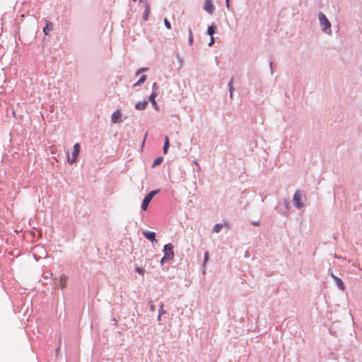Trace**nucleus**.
Listing matches in <instances>:
<instances>
[{"label": "nucleus", "mask_w": 362, "mask_h": 362, "mask_svg": "<svg viewBox=\"0 0 362 362\" xmlns=\"http://www.w3.org/2000/svg\"><path fill=\"white\" fill-rule=\"evenodd\" d=\"M204 9L209 14H213L214 12V6L213 4V0H205Z\"/></svg>", "instance_id": "obj_7"}, {"label": "nucleus", "mask_w": 362, "mask_h": 362, "mask_svg": "<svg viewBox=\"0 0 362 362\" xmlns=\"http://www.w3.org/2000/svg\"><path fill=\"white\" fill-rule=\"evenodd\" d=\"M145 71V69H144V68L138 70L136 71V75L139 74L140 73H141V71Z\"/></svg>", "instance_id": "obj_30"}, {"label": "nucleus", "mask_w": 362, "mask_h": 362, "mask_svg": "<svg viewBox=\"0 0 362 362\" xmlns=\"http://www.w3.org/2000/svg\"><path fill=\"white\" fill-rule=\"evenodd\" d=\"M163 161L162 157H158L156 158L153 163L152 168H155L156 166L160 165Z\"/></svg>", "instance_id": "obj_17"}, {"label": "nucleus", "mask_w": 362, "mask_h": 362, "mask_svg": "<svg viewBox=\"0 0 362 362\" xmlns=\"http://www.w3.org/2000/svg\"><path fill=\"white\" fill-rule=\"evenodd\" d=\"M330 276L335 281L337 286L342 291L345 290V286L341 279L335 276L333 272L329 271Z\"/></svg>", "instance_id": "obj_6"}, {"label": "nucleus", "mask_w": 362, "mask_h": 362, "mask_svg": "<svg viewBox=\"0 0 362 362\" xmlns=\"http://www.w3.org/2000/svg\"><path fill=\"white\" fill-rule=\"evenodd\" d=\"M121 117H122L121 112L119 110H117L112 114L111 120L115 124L120 123L122 122Z\"/></svg>", "instance_id": "obj_8"}, {"label": "nucleus", "mask_w": 362, "mask_h": 362, "mask_svg": "<svg viewBox=\"0 0 362 362\" xmlns=\"http://www.w3.org/2000/svg\"><path fill=\"white\" fill-rule=\"evenodd\" d=\"M168 147H169V145H168L167 144H164V146H163V153H164L165 154H166V153H168Z\"/></svg>", "instance_id": "obj_27"}, {"label": "nucleus", "mask_w": 362, "mask_h": 362, "mask_svg": "<svg viewBox=\"0 0 362 362\" xmlns=\"http://www.w3.org/2000/svg\"><path fill=\"white\" fill-rule=\"evenodd\" d=\"M151 201V199L150 198H148L147 196H146L144 197V199H143L142 204H141V209L144 211L147 210Z\"/></svg>", "instance_id": "obj_12"}, {"label": "nucleus", "mask_w": 362, "mask_h": 362, "mask_svg": "<svg viewBox=\"0 0 362 362\" xmlns=\"http://www.w3.org/2000/svg\"><path fill=\"white\" fill-rule=\"evenodd\" d=\"M157 87H158L157 84L156 83H154L153 84V92H152L151 95L149 96L148 99L151 101V103L152 105L153 106V107L155 108V110H158L159 107H158L157 103L155 100V98L157 96V93L156 92V89Z\"/></svg>", "instance_id": "obj_4"}, {"label": "nucleus", "mask_w": 362, "mask_h": 362, "mask_svg": "<svg viewBox=\"0 0 362 362\" xmlns=\"http://www.w3.org/2000/svg\"><path fill=\"white\" fill-rule=\"evenodd\" d=\"M146 80V75H143L141 76V78H139V80L134 83V86H141L143 83H144V81Z\"/></svg>", "instance_id": "obj_16"}, {"label": "nucleus", "mask_w": 362, "mask_h": 362, "mask_svg": "<svg viewBox=\"0 0 362 362\" xmlns=\"http://www.w3.org/2000/svg\"><path fill=\"white\" fill-rule=\"evenodd\" d=\"M164 144H167L168 145H169V139L168 136H165Z\"/></svg>", "instance_id": "obj_29"}, {"label": "nucleus", "mask_w": 362, "mask_h": 362, "mask_svg": "<svg viewBox=\"0 0 362 362\" xmlns=\"http://www.w3.org/2000/svg\"><path fill=\"white\" fill-rule=\"evenodd\" d=\"M318 19L322 30L326 34L331 35V23L326 16L322 12H320L318 13Z\"/></svg>", "instance_id": "obj_1"}, {"label": "nucleus", "mask_w": 362, "mask_h": 362, "mask_svg": "<svg viewBox=\"0 0 362 362\" xmlns=\"http://www.w3.org/2000/svg\"><path fill=\"white\" fill-rule=\"evenodd\" d=\"M223 224H221V223H217V224H216V225L214 226L213 232L218 233H219V232L221 230V229L223 228Z\"/></svg>", "instance_id": "obj_15"}, {"label": "nucleus", "mask_w": 362, "mask_h": 362, "mask_svg": "<svg viewBox=\"0 0 362 362\" xmlns=\"http://www.w3.org/2000/svg\"><path fill=\"white\" fill-rule=\"evenodd\" d=\"M143 235L148 240H151L152 243L156 242V233L154 232L151 231H143Z\"/></svg>", "instance_id": "obj_9"}, {"label": "nucleus", "mask_w": 362, "mask_h": 362, "mask_svg": "<svg viewBox=\"0 0 362 362\" xmlns=\"http://www.w3.org/2000/svg\"><path fill=\"white\" fill-rule=\"evenodd\" d=\"M145 71V69H144V68L138 70L136 71V75L139 74L140 73H141V71Z\"/></svg>", "instance_id": "obj_31"}, {"label": "nucleus", "mask_w": 362, "mask_h": 362, "mask_svg": "<svg viewBox=\"0 0 362 362\" xmlns=\"http://www.w3.org/2000/svg\"><path fill=\"white\" fill-rule=\"evenodd\" d=\"M67 277L65 275H62L59 280V286H61L62 288L66 286V281Z\"/></svg>", "instance_id": "obj_14"}, {"label": "nucleus", "mask_w": 362, "mask_h": 362, "mask_svg": "<svg viewBox=\"0 0 362 362\" xmlns=\"http://www.w3.org/2000/svg\"><path fill=\"white\" fill-rule=\"evenodd\" d=\"M144 6H145V10H144V15H143V19L144 21H147L148 18V15L150 13V4L147 1H145Z\"/></svg>", "instance_id": "obj_10"}, {"label": "nucleus", "mask_w": 362, "mask_h": 362, "mask_svg": "<svg viewBox=\"0 0 362 362\" xmlns=\"http://www.w3.org/2000/svg\"><path fill=\"white\" fill-rule=\"evenodd\" d=\"M149 305H150V310L151 312H154L155 311V309H156V307L155 305H153V302L151 300L149 302Z\"/></svg>", "instance_id": "obj_26"}, {"label": "nucleus", "mask_w": 362, "mask_h": 362, "mask_svg": "<svg viewBox=\"0 0 362 362\" xmlns=\"http://www.w3.org/2000/svg\"><path fill=\"white\" fill-rule=\"evenodd\" d=\"M136 272L139 273V274L144 276L145 270L141 267H136Z\"/></svg>", "instance_id": "obj_24"}, {"label": "nucleus", "mask_w": 362, "mask_h": 362, "mask_svg": "<svg viewBox=\"0 0 362 362\" xmlns=\"http://www.w3.org/2000/svg\"><path fill=\"white\" fill-rule=\"evenodd\" d=\"M217 27L214 23H212L207 29V34L210 35V37L213 36L216 32Z\"/></svg>", "instance_id": "obj_13"}, {"label": "nucleus", "mask_w": 362, "mask_h": 362, "mask_svg": "<svg viewBox=\"0 0 362 362\" xmlns=\"http://www.w3.org/2000/svg\"><path fill=\"white\" fill-rule=\"evenodd\" d=\"M148 105V101L144 100L142 102H139L135 105V108L138 110H144Z\"/></svg>", "instance_id": "obj_11"}, {"label": "nucleus", "mask_w": 362, "mask_h": 362, "mask_svg": "<svg viewBox=\"0 0 362 362\" xmlns=\"http://www.w3.org/2000/svg\"><path fill=\"white\" fill-rule=\"evenodd\" d=\"M226 7L229 8V0H226Z\"/></svg>", "instance_id": "obj_33"}, {"label": "nucleus", "mask_w": 362, "mask_h": 362, "mask_svg": "<svg viewBox=\"0 0 362 362\" xmlns=\"http://www.w3.org/2000/svg\"><path fill=\"white\" fill-rule=\"evenodd\" d=\"M164 256L161 259V264H164L166 261L172 259L174 257L173 246L169 243L164 246L163 248Z\"/></svg>", "instance_id": "obj_3"}, {"label": "nucleus", "mask_w": 362, "mask_h": 362, "mask_svg": "<svg viewBox=\"0 0 362 362\" xmlns=\"http://www.w3.org/2000/svg\"><path fill=\"white\" fill-rule=\"evenodd\" d=\"M51 30V28H49V24L47 23V25L43 28L44 33L47 35L49 32Z\"/></svg>", "instance_id": "obj_23"}, {"label": "nucleus", "mask_w": 362, "mask_h": 362, "mask_svg": "<svg viewBox=\"0 0 362 362\" xmlns=\"http://www.w3.org/2000/svg\"><path fill=\"white\" fill-rule=\"evenodd\" d=\"M286 207L288 209H289V203L287 201L286 202Z\"/></svg>", "instance_id": "obj_34"}, {"label": "nucleus", "mask_w": 362, "mask_h": 362, "mask_svg": "<svg viewBox=\"0 0 362 362\" xmlns=\"http://www.w3.org/2000/svg\"><path fill=\"white\" fill-rule=\"evenodd\" d=\"M233 78H231L230 82L228 83V88H229L230 98L233 97Z\"/></svg>", "instance_id": "obj_19"}, {"label": "nucleus", "mask_w": 362, "mask_h": 362, "mask_svg": "<svg viewBox=\"0 0 362 362\" xmlns=\"http://www.w3.org/2000/svg\"><path fill=\"white\" fill-rule=\"evenodd\" d=\"M209 259V252H206L204 253V262H203V267H205V265Z\"/></svg>", "instance_id": "obj_22"}, {"label": "nucleus", "mask_w": 362, "mask_h": 362, "mask_svg": "<svg viewBox=\"0 0 362 362\" xmlns=\"http://www.w3.org/2000/svg\"><path fill=\"white\" fill-rule=\"evenodd\" d=\"M159 192V189H156L150 192L148 195H146L148 198L152 199L153 197Z\"/></svg>", "instance_id": "obj_20"}, {"label": "nucleus", "mask_w": 362, "mask_h": 362, "mask_svg": "<svg viewBox=\"0 0 362 362\" xmlns=\"http://www.w3.org/2000/svg\"><path fill=\"white\" fill-rule=\"evenodd\" d=\"M79 152H80V145H79V144H75V145L74 146L72 158H70L69 156H68V161L71 163H74L78 156Z\"/></svg>", "instance_id": "obj_5"}, {"label": "nucleus", "mask_w": 362, "mask_h": 362, "mask_svg": "<svg viewBox=\"0 0 362 362\" xmlns=\"http://www.w3.org/2000/svg\"><path fill=\"white\" fill-rule=\"evenodd\" d=\"M162 316L163 315H159L158 316V321L160 322L162 320Z\"/></svg>", "instance_id": "obj_32"}, {"label": "nucleus", "mask_w": 362, "mask_h": 362, "mask_svg": "<svg viewBox=\"0 0 362 362\" xmlns=\"http://www.w3.org/2000/svg\"><path fill=\"white\" fill-rule=\"evenodd\" d=\"M188 32H189L188 43L189 45H192L193 44V37H192V31L190 28L188 29Z\"/></svg>", "instance_id": "obj_18"}, {"label": "nucleus", "mask_w": 362, "mask_h": 362, "mask_svg": "<svg viewBox=\"0 0 362 362\" xmlns=\"http://www.w3.org/2000/svg\"><path fill=\"white\" fill-rule=\"evenodd\" d=\"M164 24L168 29L171 28V25H170V22L166 18L164 19Z\"/></svg>", "instance_id": "obj_25"}, {"label": "nucleus", "mask_w": 362, "mask_h": 362, "mask_svg": "<svg viewBox=\"0 0 362 362\" xmlns=\"http://www.w3.org/2000/svg\"><path fill=\"white\" fill-rule=\"evenodd\" d=\"M163 303H162L160 305V309L158 310L159 315H163L166 313V311L163 310Z\"/></svg>", "instance_id": "obj_21"}, {"label": "nucleus", "mask_w": 362, "mask_h": 362, "mask_svg": "<svg viewBox=\"0 0 362 362\" xmlns=\"http://www.w3.org/2000/svg\"><path fill=\"white\" fill-rule=\"evenodd\" d=\"M305 201V196L300 191L297 190L293 197V205L297 209H300L304 206V202Z\"/></svg>", "instance_id": "obj_2"}, {"label": "nucleus", "mask_w": 362, "mask_h": 362, "mask_svg": "<svg viewBox=\"0 0 362 362\" xmlns=\"http://www.w3.org/2000/svg\"><path fill=\"white\" fill-rule=\"evenodd\" d=\"M214 43V37L213 36L211 37L210 42L209 43V46H212Z\"/></svg>", "instance_id": "obj_28"}]
</instances>
